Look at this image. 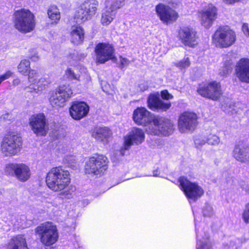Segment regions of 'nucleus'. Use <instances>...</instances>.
<instances>
[{
  "label": "nucleus",
  "mask_w": 249,
  "mask_h": 249,
  "mask_svg": "<svg viewBox=\"0 0 249 249\" xmlns=\"http://www.w3.org/2000/svg\"><path fill=\"white\" fill-rule=\"evenodd\" d=\"M70 180L69 172L60 167L50 170L46 179L48 187L53 192L64 190L69 185Z\"/></svg>",
  "instance_id": "f257e3e1"
},
{
  "label": "nucleus",
  "mask_w": 249,
  "mask_h": 249,
  "mask_svg": "<svg viewBox=\"0 0 249 249\" xmlns=\"http://www.w3.org/2000/svg\"><path fill=\"white\" fill-rule=\"evenodd\" d=\"M13 22L15 28L23 33L31 32L35 27L34 15L28 9L16 11L13 14Z\"/></svg>",
  "instance_id": "f03ea898"
},
{
  "label": "nucleus",
  "mask_w": 249,
  "mask_h": 249,
  "mask_svg": "<svg viewBox=\"0 0 249 249\" xmlns=\"http://www.w3.org/2000/svg\"><path fill=\"white\" fill-rule=\"evenodd\" d=\"M36 234L40 237L41 243L45 246L54 244L58 239V232L55 225L52 223L45 222L35 229Z\"/></svg>",
  "instance_id": "7ed1b4c3"
},
{
  "label": "nucleus",
  "mask_w": 249,
  "mask_h": 249,
  "mask_svg": "<svg viewBox=\"0 0 249 249\" xmlns=\"http://www.w3.org/2000/svg\"><path fill=\"white\" fill-rule=\"evenodd\" d=\"M236 40L235 32L227 26L219 27L213 36V43L222 48L231 47Z\"/></svg>",
  "instance_id": "20e7f679"
},
{
  "label": "nucleus",
  "mask_w": 249,
  "mask_h": 249,
  "mask_svg": "<svg viewBox=\"0 0 249 249\" xmlns=\"http://www.w3.org/2000/svg\"><path fill=\"white\" fill-rule=\"evenodd\" d=\"M108 159L102 155L95 154L86 161L85 171L87 174L101 175L108 168Z\"/></svg>",
  "instance_id": "39448f33"
},
{
  "label": "nucleus",
  "mask_w": 249,
  "mask_h": 249,
  "mask_svg": "<svg viewBox=\"0 0 249 249\" xmlns=\"http://www.w3.org/2000/svg\"><path fill=\"white\" fill-rule=\"evenodd\" d=\"M21 138L17 135L10 134L3 139L0 145V150L5 157L17 155L22 147Z\"/></svg>",
  "instance_id": "423d86ee"
},
{
  "label": "nucleus",
  "mask_w": 249,
  "mask_h": 249,
  "mask_svg": "<svg viewBox=\"0 0 249 249\" xmlns=\"http://www.w3.org/2000/svg\"><path fill=\"white\" fill-rule=\"evenodd\" d=\"M98 2L97 0H86L76 12L74 18L78 23L90 19L96 14Z\"/></svg>",
  "instance_id": "0eeeda50"
},
{
  "label": "nucleus",
  "mask_w": 249,
  "mask_h": 249,
  "mask_svg": "<svg viewBox=\"0 0 249 249\" xmlns=\"http://www.w3.org/2000/svg\"><path fill=\"white\" fill-rule=\"evenodd\" d=\"M72 94V91L69 85H60L51 93L50 103L53 107L56 108L62 107Z\"/></svg>",
  "instance_id": "6e6552de"
},
{
  "label": "nucleus",
  "mask_w": 249,
  "mask_h": 249,
  "mask_svg": "<svg viewBox=\"0 0 249 249\" xmlns=\"http://www.w3.org/2000/svg\"><path fill=\"white\" fill-rule=\"evenodd\" d=\"M153 123L155 128L149 126L147 131L154 135L168 136L170 135L174 130V125L169 119L160 116H155Z\"/></svg>",
  "instance_id": "1a4fd4ad"
},
{
  "label": "nucleus",
  "mask_w": 249,
  "mask_h": 249,
  "mask_svg": "<svg viewBox=\"0 0 249 249\" xmlns=\"http://www.w3.org/2000/svg\"><path fill=\"white\" fill-rule=\"evenodd\" d=\"M178 181L186 196L189 199L195 201L204 194V190L200 186L190 182L186 178L180 177Z\"/></svg>",
  "instance_id": "9d476101"
},
{
  "label": "nucleus",
  "mask_w": 249,
  "mask_h": 249,
  "mask_svg": "<svg viewBox=\"0 0 249 249\" xmlns=\"http://www.w3.org/2000/svg\"><path fill=\"white\" fill-rule=\"evenodd\" d=\"M29 124L36 136H45L49 130L48 124L43 114L32 115L29 119Z\"/></svg>",
  "instance_id": "9b49d317"
},
{
  "label": "nucleus",
  "mask_w": 249,
  "mask_h": 249,
  "mask_svg": "<svg viewBox=\"0 0 249 249\" xmlns=\"http://www.w3.org/2000/svg\"><path fill=\"white\" fill-rule=\"evenodd\" d=\"M96 62L103 64L109 60L116 61L114 55V49L111 45L101 43L98 44L95 48Z\"/></svg>",
  "instance_id": "f8f14e48"
},
{
  "label": "nucleus",
  "mask_w": 249,
  "mask_h": 249,
  "mask_svg": "<svg viewBox=\"0 0 249 249\" xmlns=\"http://www.w3.org/2000/svg\"><path fill=\"white\" fill-rule=\"evenodd\" d=\"M197 117L196 114L185 112L181 114L178 119V128L181 133L193 131L197 125Z\"/></svg>",
  "instance_id": "ddd939ff"
},
{
  "label": "nucleus",
  "mask_w": 249,
  "mask_h": 249,
  "mask_svg": "<svg viewBox=\"0 0 249 249\" xmlns=\"http://www.w3.org/2000/svg\"><path fill=\"white\" fill-rule=\"evenodd\" d=\"M197 91L201 96L214 101L219 100L222 94L221 85L216 81L210 82L200 87Z\"/></svg>",
  "instance_id": "4468645a"
},
{
  "label": "nucleus",
  "mask_w": 249,
  "mask_h": 249,
  "mask_svg": "<svg viewBox=\"0 0 249 249\" xmlns=\"http://www.w3.org/2000/svg\"><path fill=\"white\" fill-rule=\"evenodd\" d=\"M217 10L212 4H209L198 13L201 25L206 28L211 27L217 18Z\"/></svg>",
  "instance_id": "2eb2a0df"
},
{
  "label": "nucleus",
  "mask_w": 249,
  "mask_h": 249,
  "mask_svg": "<svg viewBox=\"0 0 249 249\" xmlns=\"http://www.w3.org/2000/svg\"><path fill=\"white\" fill-rule=\"evenodd\" d=\"M6 169L9 174L11 172L14 174L17 178L21 182L27 181L31 176L29 167L23 163H11L6 166Z\"/></svg>",
  "instance_id": "dca6fc26"
},
{
  "label": "nucleus",
  "mask_w": 249,
  "mask_h": 249,
  "mask_svg": "<svg viewBox=\"0 0 249 249\" xmlns=\"http://www.w3.org/2000/svg\"><path fill=\"white\" fill-rule=\"evenodd\" d=\"M156 11L160 19L166 24L175 21L178 17L176 11L169 6L161 3L156 6Z\"/></svg>",
  "instance_id": "f3484780"
},
{
  "label": "nucleus",
  "mask_w": 249,
  "mask_h": 249,
  "mask_svg": "<svg viewBox=\"0 0 249 249\" xmlns=\"http://www.w3.org/2000/svg\"><path fill=\"white\" fill-rule=\"evenodd\" d=\"M152 114L144 107H138L135 109L133 113V119L138 124L146 126L153 123L154 118Z\"/></svg>",
  "instance_id": "a211bd4d"
},
{
  "label": "nucleus",
  "mask_w": 249,
  "mask_h": 249,
  "mask_svg": "<svg viewBox=\"0 0 249 249\" xmlns=\"http://www.w3.org/2000/svg\"><path fill=\"white\" fill-rule=\"evenodd\" d=\"M144 138L145 134L142 129L133 128L129 134L124 137V149L128 150L134 144H139L142 143Z\"/></svg>",
  "instance_id": "6ab92c4d"
},
{
  "label": "nucleus",
  "mask_w": 249,
  "mask_h": 249,
  "mask_svg": "<svg viewBox=\"0 0 249 249\" xmlns=\"http://www.w3.org/2000/svg\"><path fill=\"white\" fill-rule=\"evenodd\" d=\"M178 36L185 46L194 47L197 44L196 32L193 28L184 27L178 31Z\"/></svg>",
  "instance_id": "aec40b11"
},
{
  "label": "nucleus",
  "mask_w": 249,
  "mask_h": 249,
  "mask_svg": "<svg viewBox=\"0 0 249 249\" xmlns=\"http://www.w3.org/2000/svg\"><path fill=\"white\" fill-rule=\"evenodd\" d=\"M235 72L240 81L249 83V59L241 58L236 63Z\"/></svg>",
  "instance_id": "412c9836"
},
{
  "label": "nucleus",
  "mask_w": 249,
  "mask_h": 249,
  "mask_svg": "<svg viewBox=\"0 0 249 249\" xmlns=\"http://www.w3.org/2000/svg\"><path fill=\"white\" fill-rule=\"evenodd\" d=\"M147 104L150 109L157 111H165L171 106L170 102L161 100L158 94H151L147 99Z\"/></svg>",
  "instance_id": "4be33fe9"
},
{
  "label": "nucleus",
  "mask_w": 249,
  "mask_h": 249,
  "mask_svg": "<svg viewBox=\"0 0 249 249\" xmlns=\"http://www.w3.org/2000/svg\"><path fill=\"white\" fill-rule=\"evenodd\" d=\"M232 155L233 157L241 163L249 162V147L242 142L235 144Z\"/></svg>",
  "instance_id": "5701e85b"
},
{
  "label": "nucleus",
  "mask_w": 249,
  "mask_h": 249,
  "mask_svg": "<svg viewBox=\"0 0 249 249\" xmlns=\"http://www.w3.org/2000/svg\"><path fill=\"white\" fill-rule=\"evenodd\" d=\"M89 111V106L84 102H74L70 108L71 116L77 120L86 116Z\"/></svg>",
  "instance_id": "b1692460"
},
{
  "label": "nucleus",
  "mask_w": 249,
  "mask_h": 249,
  "mask_svg": "<svg viewBox=\"0 0 249 249\" xmlns=\"http://www.w3.org/2000/svg\"><path fill=\"white\" fill-rule=\"evenodd\" d=\"M91 133L93 138L104 143H107L112 136V131L106 126L95 127Z\"/></svg>",
  "instance_id": "393cba45"
},
{
  "label": "nucleus",
  "mask_w": 249,
  "mask_h": 249,
  "mask_svg": "<svg viewBox=\"0 0 249 249\" xmlns=\"http://www.w3.org/2000/svg\"><path fill=\"white\" fill-rule=\"evenodd\" d=\"M49 82L45 78H40L34 83L23 88L26 92L38 93L47 89Z\"/></svg>",
  "instance_id": "a878e982"
},
{
  "label": "nucleus",
  "mask_w": 249,
  "mask_h": 249,
  "mask_svg": "<svg viewBox=\"0 0 249 249\" xmlns=\"http://www.w3.org/2000/svg\"><path fill=\"white\" fill-rule=\"evenodd\" d=\"M6 249H28L24 236L18 235L11 238L7 244Z\"/></svg>",
  "instance_id": "bb28decb"
},
{
  "label": "nucleus",
  "mask_w": 249,
  "mask_h": 249,
  "mask_svg": "<svg viewBox=\"0 0 249 249\" xmlns=\"http://www.w3.org/2000/svg\"><path fill=\"white\" fill-rule=\"evenodd\" d=\"M246 240L245 238H233L228 239L223 244V249H239Z\"/></svg>",
  "instance_id": "cd10ccee"
},
{
  "label": "nucleus",
  "mask_w": 249,
  "mask_h": 249,
  "mask_svg": "<svg viewBox=\"0 0 249 249\" xmlns=\"http://www.w3.org/2000/svg\"><path fill=\"white\" fill-rule=\"evenodd\" d=\"M72 42L75 44L80 43L84 38L83 29L80 26H72L71 31Z\"/></svg>",
  "instance_id": "c85d7f7f"
},
{
  "label": "nucleus",
  "mask_w": 249,
  "mask_h": 249,
  "mask_svg": "<svg viewBox=\"0 0 249 249\" xmlns=\"http://www.w3.org/2000/svg\"><path fill=\"white\" fill-rule=\"evenodd\" d=\"M116 13L111 11L107 8L103 11L101 15L100 23L107 26L110 24L115 18Z\"/></svg>",
  "instance_id": "c756f323"
},
{
  "label": "nucleus",
  "mask_w": 249,
  "mask_h": 249,
  "mask_svg": "<svg viewBox=\"0 0 249 249\" xmlns=\"http://www.w3.org/2000/svg\"><path fill=\"white\" fill-rule=\"evenodd\" d=\"M109 0L106 1V7L113 12H115L124 4V0H114L110 3Z\"/></svg>",
  "instance_id": "7c9ffc66"
},
{
  "label": "nucleus",
  "mask_w": 249,
  "mask_h": 249,
  "mask_svg": "<svg viewBox=\"0 0 249 249\" xmlns=\"http://www.w3.org/2000/svg\"><path fill=\"white\" fill-rule=\"evenodd\" d=\"M49 18L54 23H57L60 18L59 9L55 6L51 7L48 11Z\"/></svg>",
  "instance_id": "2f4dec72"
},
{
  "label": "nucleus",
  "mask_w": 249,
  "mask_h": 249,
  "mask_svg": "<svg viewBox=\"0 0 249 249\" xmlns=\"http://www.w3.org/2000/svg\"><path fill=\"white\" fill-rule=\"evenodd\" d=\"M205 237L200 239L196 244V249H212V245L209 240L208 235L205 233Z\"/></svg>",
  "instance_id": "473e14b6"
},
{
  "label": "nucleus",
  "mask_w": 249,
  "mask_h": 249,
  "mask_svg": "<svg viewBox=\"0 0 249 249\" xmlns=\"http://www.w3.org/2000/svg\"><path fill=\"white\" fill-rule=\"evenodd\" d=\"M19 72L24 75H27L30 70V62L27 59L22 60L18 66Z\"/></svg>",
  "instance_id": "72a5a7b5"
},
{
  "label": "nucleus",
  "mask_w": 249,
  "mask_h": 249,
  "mask_svg": "<svg viewBox=\"0 0 249 249\" xmlns=\"http://www.w3.org/2000/svg\"><path fill=\"white\" fill-rule=\"evenodd\" d=\"M191 65V61L188 57H185L183 59L174 63V65L180 70H185Z\"/></svg>",
  "instance_id": "f704fd0d"
},
{
  "label": "nucleus",
  "mask_w": 249,
  "mask_h": 249,
  "mask_svg": "<svg viewBox=\"0 0 249 249\" xmlns=\"http://www.w3.org/2000/svg\"><path fill=\"white\" fill-rule=\"evenodd\" d=\"M207 143L212 146H217L220 142V137L216 134H210L207 138Z\"/></svg>",
  "instance_id": "c9c22d12"
},
{
  "label": "nucleus",
  "mask_w": 249,
  "mask_h": 249,
  "mask_svg": "<svg viewBox=\"0 0 249 249\" xmlns=\"http://www.w3.org/2000/svg\"><path fill=\"white\" fill-rule=\"evenodd\" d=\"M235 59V54L232 52H229L223 57L224 65L232 67L233 62Z\"/></svg>",
  "instance_id": "e433bc0d"
},
{
  "label": "nucleus",
  "mask_w": 249,
  "mask_h": 249,
  "mask_svg": "<svg viewBox=\"0 0 249 249\" xmlns=\"http://www.w3.org/2000/svg\"><path fill=\"white\" fill-rule=\"evenodd\" d=\"M27 75H28V81L30 84L36 82L38 80V78L39 77L38 72L37 71L35 70H30Z\"/></svg>",
  "instance_id": "4c0bfd02"
},
{
  "label": "nucleus",
  "mask_w": 249,
  "mask_h": 249,
  "mask_svg": "<svg viewBox=\"0 0 249 249\" xmlns=\"http://www.w3.org/2000/svg\"><path fill=\"white\" fill-rule=\"evenodd\" d=\"M66 74L71 79H75L79 81H82L81 76L76 74L73 70L69 68L66 71Z\"/></svg>",
  "instance_id": "58836bf2"
},
{
  "label": "nucleus",
  "mask_w": 249,
  "mask_h": 249,
  "mask_svg": "<svg viewBox=\"0 0 249 249\" xmlns=\"http://www.w3.org/2000/svg\"><path fill=\"white\" fill-rule=\"evenodd\" d=\"M232 70V67L229 66L227 65H224V66L220 69L219 74L222 76H227L229 75Z\"/></svg>",
  "instance_id": "ea45409f"
},
{
  "label": "nucleus",
  "mask_w": 249,
  "mask_h": 249,
  "mask_svg": "<svg viewBox=\"0 0 249 249\" xmlns=\"http://www.w3.org/2000/svg\"><path fill=\"white\" fill-rule=\"evenodd\" d=\"M203 214L204 216H211L213 215V209L211 205L206 204L203 210Z\"/></svg>",
  "instance_id": "a19ab883"
},
{
  "label": "nucleus",
  "mask_w": 249,
  "mask_h": 249,
  "mask_svg": "<svg viewBox=\"0 0 249 249\" xmlns=\"http://www.w3.org/2000/svg\"><path fill=\"white\" fill-rule=\"evenodd\" d=\"M242 217L246 223L248 224L249 223V203L246 206L245 209L242 214Z\"/></svg>",
  "instance_id": "79ce46f5"
},
{
  "label": "nucleus",
  "mask_w": 249,
  "mask_h": 249,
  "mask_svg": "<svg viewBox=\"0 0 249 249\" xmlns=\"http://www.w3.org/2000/svg\"><path fill=\"white\" fill-rule=\"evenodd\" d=\"M206 143H207V139H196L195 140V144L197 148H200Z\"/></svg>",
  "instance_id": "37998d69"
},
{
  "label": "nucleus",
  "mask_w": 249,
  "mask_h": 249,
  "mask_svg": "<svg viewBox=\"0 0 249 249\" xmlns=\"http://www.w3.org/2000/svg\"><path fill=\"white\" fill-rule=\"evenodd\" d=\"M161 96L163 99L169 100L173 98L172 95L170 94L167 90H164L161 91Z\"/></svg>",
  "instance_id": "c03bdc74"
},
{
  "label": "nucleus",
  "mask_w": 249,
  "mask_h": 249,
  "mask_svg": "<svg viewBox=\"0 0 249 249\" xmlns=\"http://www.w3.org/2000/svg\"><path fill=\"white\" fill-rule=\"evenodd\" d=\"M120 62L121 64V68L123 69L124 67L127 66L129 64L130 61L126 58H124V57H122V56H120Z\"/></svg>",
  "instance_id": "a18cd8bd"
},
{
  "label": "nucleus",
  "mask_w": 249,
  "mask_h": 249,
  "mask_svg": "<svg viewBox=\"0 0 249 249\" xmlns=\"http://www.w3.org/2000/svg\"><path fill=\"white\" fill-rule=\"evenodd\" d=\"M29 58L33 61H37L39 60V57L36 51H33L29 54Z\"/></svg>",
  "instance_id": "49530a36"
},
{
  "label": "nucleus",
  "mask_w": 249,
  "mask_h": 249,
  "mask_svg": "<svg viewBox=\"0 0 249 249\" xmlns=\"http://www.w3.org/2000/svg\"><path fill=\"white\" fill-rule=\"evenodd\" d=\"M242 31L246 36H249V28L247 24H243L242 26Z\"/></svg>",
  "instance_id": "de8ad7c7"
},
{
  "label": "nucleus",
  "mask_w": 249,
  "mask_h": 249,
  "mask_svg": "<svg viewBox=\"0 0 249 249\" xmlns=\"http://www.w3.org/2000/svg\"><path fill=\"white\" fill-rule=\"evenodd\" d=\"M20 80L19 78H16L13 81V84L14 86H18L20 84Z\"/></svg>",
  "instance_id": "09e8293b"
},
{
  "label": "nucleus",
  "mask_w": 249,
  "mask_h": 249,
  "mask_svg": "<svg viewBox=\"0 0 249 249\" xmlns=\"http://www.w3.org/2000/svg\"><path fill=\"white\" fill-rule=\"evenodd\" d=\"M10 116V114L9 113H6L5 114H3L2 115L1 117H0V119L1 120H3L4 121L5 120H6V119H7Z\"/></svg>",
  "instance_id": "8fccbe9b"
},
{
  "label": "nucleus",
  "mask_w": 249,
  "mask_h": 249,
  "mask_svg": "<svg viewBox=\"0 0 249 249\" xmlns=\"http://www.w3.org/2000/svg\"><path fill=\"white\" fill-rule=\"evenodd\" d=\"M44 205L47 207L48 208H50L53 206L52 202H45L44 203Z\"/></svg>",
  "instance_id": "3c124183"
},
{
  "label": "nucleus",
  "mask_w": 249,
  "mask_h": 249,
  "mask_svg": "<svg viewBox=\"0 0 249 249\" xmlns=\"http://www.w3.org/2000/svg\"><path fill=\"white\" fill-rule=\"evenodd\" d=\"M158 170L154 171V172H153V176H154V177H158Z\"/></svg>",
  "instance_id": "603ef678"
},
{
  "label": "nucleus",
  "mask_w": 249,
  "mask_h": 249,
  "mask_svg": "<svg viewBox=\"0 0 249 249\" xmlns=\"http://www.w3.org/2000/svg\"><path fill=\"white\" fill-rule=\"evenodd\" d=\"M86 76H87L86 78L87 79V81L89 80H90V77L88 75H87Z\"/></svg>",
  "instance_id": "864d4df0"
},
{
  "label": "nucleus",
  "mask_w": 249,
  "mask_h": 249,
  "mask_svg": "<svg viewBox=\"0 0 249 249\" xmlns=\"http://www.w3.org/2000/svg\"><path fill=\"white\" fill-rule=\"evenodd\" d=\"M196 237H197V238H198V235L197 232H196Z\"/></svg>",
  "instance_id": "5fc2aeb1"
}]
</instances>
